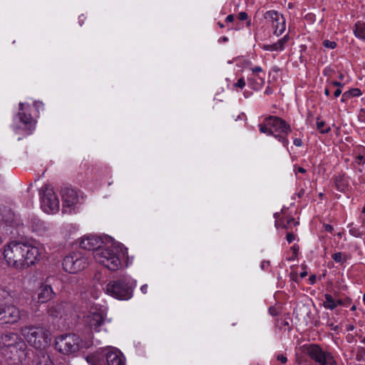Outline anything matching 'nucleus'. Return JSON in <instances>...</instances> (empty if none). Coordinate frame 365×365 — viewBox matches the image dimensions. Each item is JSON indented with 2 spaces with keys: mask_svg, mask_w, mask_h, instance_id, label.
<instances>
[{
  "mask_svg": "<svg viewBox=\"0 0 365 365\" xmlns=\"http://www.w3.org/2000/svg\"><path fill=\"white\" fill-rule=\"evenodd\" d=\"M44 252L41 245L22 241H12L2 249L6 265L17 271L36 265L43 257Z\"/></svg>",
  "mask_w": 365,
  "mask_h": 365,
  "instance_id": "f257e3e1",
  "label": "nucleus"
},
{
  "mask_svg": "<svg viewBox=\"0 0 365 365\" xmlns=\"http://www.w3.org/2000/svg\"><path fill=\"white\" fill-rule=\"evenodd\" d=\"M106 244L95 253V260L110 271L120 269L123 262L125 267L132 263L128 255V249L110 237L106 238Z\"/></svg>",
  "mask_w": 365,
  "mask_h": 365,
  "instance_id": "f03ea898",
  "label": "nucleus"
},
{
  "mask_svg": "<svg viewBox=\"0 0 365 365\" xmlns=\"http://www.w3.org/2000/svg\"><path fill=\"white\" fill-rule=\"evenodd\" d=\"M1 343L4 354H11L8 357L14 364L22 362L26 357V344L16 333H6L1 336Z\"/></svg>",
  "mask_w": 365,
  "mask_h": 365,
  "instance_id": "7ed1b4c3",
  "label": "nucleus"
},
{
  "mask_svg": "<svg viewBox=\"0 0 365 365\" xmlns=\"http://www.w3.org/2000/svg\"><path fill=\"white\" fill-rule=\"evenodd\" d=\"M11 294L0 287V324H15L21 318L23 310L11 302Z\"/></svg>",
  "mask_w": 365,
  "mask_h": 365,
  "instance_id": "20e7f679",
  "label": "nucleus"
},
{
  "mask_svg": "<svg viewBox=\"0 0 365 365\" xmlns=\"http://www.w3.org/2000/svg\"><path fill=\"white\" fill-rule=\"evenodd\" d=\"M93 344L91 339L83 340L79 336L72 334L61 335L56 339V349L63 354H72Z\"/></svg>",
  "mask_w": 365,
  "mask_h": 365,
  "instance_id": "39448f33",
  "label": "nucleus"
},
{
  "mask_svg": "<svg viewBox=\"0 0 365 365\" xmlns=\"http://www.w3.org/2000/svg\"><path fill=\"white\" fill-rule=\"evenodd\" d=\"M86 360L90 365H125L123 356L114 347L101 349L87 356Z\"/></svg>",
  "mask_w": 365,
  "mask_h": 365,
  "instance_id": "423d86ee",
  "label": "nucleus"
},
{
  "mask_svg": "<svg viewBox=\"0 0 365 365\" xmlns=\"http://www.w3.org/2000/svg\"><path fill=\"white\" fill-rule=\"evenodd\" d=\"M21 332L27 342L36 349L43 350L51 343L50 331L45 327L26 326Z\"/></svg>",
  "mask_w": 365,
  "mask_h": 365,
  "instance_id": "0eeeda50",
  "label": "nucleus"
},
{
  "mask_svg": "<svg viewBox=\"0 0 365 365\" xmlns=\"http://www.w3.org/2000/svg\"><path fill=\"white\" fill-rule=\"evenodd\" d=\"M137 282L129 277L123 279L109 282L105 287V292L113 298L120 300H127L132 297L133 290L136 287Z\"/></svg>",
  "mask_w": 365,
  "mask_h": 365,
  "instance_id": "6e6552de",
  "label": "nucleus"
},
{
  "mask_svg": "<svg viewBox=\"0 0 365 365\" xmlns=\"http://www.w3.org/2000/svg\"><path fill=\"white\" fill-rule=\"evenodd\" d=\"M107 308L96 302H90L88 312L84 317L86 324L92 330L100 332L107 321Z\"/></svg>",
  "mask_w": 365,
  "mask_h": 365,
  "instance_id": "1a4fd4ad",
  "label": "nucleus"
},
{
  "mask_svg": "<svg viewBox=\"0 0 365 365\" xmlns=\"http://www.w3.org/2000/svg\"><path fill=\"white\" fill-rule=\"evenodd\" d=\"M302 350L317 365H336V361L332 354L324 350L318 344H304L302 346Z\"/></svg>",
  "mask_w": 365,
  "mask_h": 365,
  "instance_id": "9d476101",
  "label": "nucleus"
},
{
  "mask_svg": "<svg viewBox=\"0 0 365 365\" xmlns=\"http://www.w3.org/2000/svg\"><path fill=\"white\" fill-rule=\"evenodd\" d=\"M89 264L88 257L83 252H72L63 260V269L71 274H76L83 270Z\"/></svg>",
  "mask_w": 365,
  "mask_h": 365,
  "instance_id": "9b49d317",
  "label": "nucleus"
},
{
  "mask_svg": "<svg viewBox=\"0 0 365 365\" xmlns=\"http://www.w3.org/2000/svg\"><path fill=\"white\" fill-rule=\"evenodd\" d=\"M41 207L42 210L47 213H54L59 210V200L55 194L53 188L46 186L40 192Z\"/></svg>",
  "mask_w": 365,
  "mask_h": 365,
  "instance_id": "f8f14e48",
  "label": "nucleus"
},
{
  "mask_svg": "<svg viewBox=\"0 0 365 365\" xmlns=\"http://www.w3.org/2000/svg\"><path fill=\"white\" fill-rule=\"evenodd\" d=\"M265 24L273 30V34L279 36L286 30V21L282 14L274 11H267L264 14Z\"/></svg>",
  "mask_w": 365,
  "mask_h": 365,
  "instance_id": "ddd939ff",
  "label": "nucleus"
},
{
  "mask_svg": "<svg viewBox=\"0 0 365 365\" xmlns=\"http://www.w3.org/2000/svg\"><path fill=\"white\" fill-rule=\"evenodd\" d=\"M29 108L30 105L29 103H19V111L14 117V122L16 123V127L17 129H23L28 131L34 129L35 120L31 114L27 113Z\"/></svg>",
  "mask_w": 365,
  "mask_h": 365,
  "instance_id": "4468645a",
  "label": "nucleus"
},
{
  "mask_svg": "<svg viewBox=\"0 0 365 365\" xmlns=\"http://www.w3.org/2000/svg\"><path fill=\"white\" fill-rule=\"evenodd\" d=\"M250 62H246L244 68H249L251 73L247 76L248 86L250 88L259 91L265 83L266 73L261 66H250Z\"/></svg>",
  "mask_w": 365,
  "mask_h": 365,
  "instance_id": "2eb2a0df",
  "label": "nucleus"
},
{
  "mask_svg": "<svg viewBox=\"0 0 365 365\" xmlns=\"http://www.w3.org/2000/svg\"><path fill=\"white\" fill-rule=\"evenodd\" d=\"M106 237H101L93 234H87L78 240L79 247L84 250H92L93 257L97 250L101 249L106 244Z\"/></svg>",
  "mask_w": 365,
  "mask_h": 365,
  "instance_id": "dca6fc26",
  "label": "nucleus"
},
{
  "mask_svg": "<svg viewBox=\"0 0 365 365\" xmlns=\"http://www.w3.org/2000/svg\"><path fill=\"white\" fill-rule=\"evenodd\" d=\"M265 123L273 130V133H279V135L287 137L292 130L290 126L284 120L277 116L271 115L266 118Z\"/></svg>",
  "mask_w": 365,
  "mask_h": 365,
  "instance_id": "f3484780",
  "label": "nucleus"
},
{
  "mask_svg": "<svg viewBox=\"0 0 365 365\" xmlns=\"http://www.w3.org/2000/svg\"><path fill=\"white\" fill-rule=\"evenodd\" d=\"M62 200L63 208H73L79 202L80 197L76 190L65 187L62 190Z\"/></svg>",
  "mask_w": 365,
  "mask_h": 365,
  "instance_id": "a211bd4d",
  "label": "nucleus"
},
{
  "mask_svg": "<svg viewBox=\"0 0 365 365\" xmlns=\"http://www.w3.org/2000/svg\"><path fill=\"white\" fill-rule=\"evenodd\" d=\"M55 293L51 285L42 284L37 290V304L46 303L53 298Z\"/></svg>",
  "mask_w": 365,
  "mask_h": 365,
  "instance_id": "6ab92c4d",
  "label": "nucleus"
},
{
  "mask_svg": "<svg viewBox=\"0 0 365 365\" xmlns=\"http://www.w3.org/2000/svg\"><path fill=\"white\" fill-rule=\"evenodd\" d=\"M259 128L261 133H266L269 135H273L276 139H277L280 143H282L284 147L287 148L289 145L288 138L282 135L273 133V130L270 129L269 125H267L265 123V119L264 120L262 124L259 125Z\"/></svg>",
  "mask_w": 365,
  "mask_h": 365,
  "instance_id": "aec40b11",
  "label": "nucleus"
},
{
  "mask_svg": "<svg viewBox=\"0 0 365 365\" xmlns=\"http://www.w3.org/2000/svg\"><path fill=\"white\" fill-rule=\"evenodd\" d=\"M289 38V36L285 35L283 38H280L274 43L264 44L263 46V49L267 51H282L284 50Z\"/></svg>",
  "mask_w": 365,
  "mask_h": 365,
  "instance_id": "412c9836",
  "label": "nucleus"
},
{
  "mask_svg": "<svg viewBox=\"0 0 365 365\" xmlns=\"http://www.w3.org/2000/svg\"><path fill=\"white\" fill-rule=\"evenodd\" d=\"M336 188L340 192H345L349 187V180L344 175H338L335 178Z\"/></svg>",
  "mask_w": 365,
  "mask_h": 365,
  "instance_id": "4be33fe9",
  "label": "nucleus"
},
{
  "mask_svg": "<svg viewBox=\"0 0 365 365\" xmlns=\"http://www.w3.org/2000/svg\"><path fill=\"white\" fill-rule=\"evenodd\" d=\"M340 304H341V300H335L332 296L329 294L324 295V301L323 302L324 308L332 310Z\"/></svg>",
  "mask_w": 365,
  "mask_h": 365,
  "instance_id": "5701e85b",
  "label": "nucleus"
},
{
  "mask_svg": "<svg viewBox=\"0 0 365 365\" xmlns=\"http://www.w3.org/2000/svg\"><path fill=\"white\" fill-rule=\"evenodd\" d=\"M63 304L60 302L53 303L48 308V314L53 317H58L62 311Z\"/></svg>",
  "mask_w": 365,
  "mask_h": 365,
  "instance_id": "b1692460",
  "label": "nucleus"
},
{
  "mask_svg": "<svg viewBox=\"0 0 365 365\" xmlns=\"http://www.w3.org/2000/svg\"><path fill=\"white\" fill-rule=\"evenodd\" d=\"M32 229L34 231L42 235L45 231L47 230V227L44 222L39 219L32 220Z\"/></svg>",
  "mask_w": 365,
  "mask_h": 365,
  "instance_id": "393cba45",
  "label": "nucleus"
},
{
  "mask_svg": "<svg viewBox=\"0 0 365 365\" xmlns=\"http://www.w3.org/2000/svg\"><path fill=\"white\" fill-rule=\"evenodd\" d=\"M354 33L356 38L365 41V24L360 21L357 22L355 24Z\"/></svg>",
  "mask_w": 365,
  "mask_h": 365,
  "instance_id": "a878e982",
  "label": "nucleus"
},
{
  "mask_svg": "<svg viewBox=\"0 0 365 365\" xmlns=\"http://www.w3.org/2000/svg\"><path fill=\"white\" fill-rule=\"evenodd\" d=\"M36 365H53V363L51 361L50 356L48 354L45 353H41L38 356Z\"/></svg>",
  "mask_w": 365,
  "mask_h": 365,
  "instance_id": "bb28decb",
  "label": "nucleus"
},
{
  "mask_svg": "<svg viewBox=\"0 0 365 365\" xmlns=\"http://www.w3.org/2000/svg\"><path fill=\"white\" fill-rule=\"evenodd\" d=\"M361 95V91L358 88H353V89H351L348 91H346L344 92L343 94H342V97H341V101L342 102H344L346 101L347 98H350V97H354V96H359Z\"/></svg>",
  "mask_w": 365,
  "mask_h": 365,
  "instance_id": "cd10ccee",
  "label": "nucleus"
},
{
  "mask_svg": "<svg viewBox=\"0 0 365 365\" xmlns=\"http://www.w3.org/2000/svg\"><path fill=\"white\" fill-rule=\"evenodd\" d=\"M317 127L321 133H327L331 130L330 127L327 125L324 121L320 120L319 118H317Z\"/></svg>",
  "mask_w": 365,
  "mask_h": 365,
  "instance_id": "c85d7f7f",
  "label": "nucleus"
},
{
  "mask_svg": "<svg viewBox=\"0 0 365 365\" xmlns=\"http://www.w3.org/2000/svg\"><path fill=\"white\" fill-rule=\"evenodd\" d=\"M332 259L336 263H344L346 261V255L345 253L339 252L332 255Z\"/></svg>",
  "mask_w": 365,
  "mask_h": 365,
  "instance_id": "c756f323",
  "label": "nucleus"
},
{
  "mask_svg": "<svg viewBox=\"0 0 365 365\" xmlns=\"http://www.w3.org/2000/svg\"><path fill=\"white\" fill-rule=\"evenodd\" d=\"M246 86V82L245 78L240 77L237 81L233 83V88L237 91H242Z\"/></svg>",
  "mask_w": 365,
  "mask_h": 365,
  "instance_id": "7c9ffc66",
  "label": "nucleus"
},
{
  "mask_svg": "<svg viewBox=\"0 0 365 365\" xmlns=\"http://www.w3.org/2000/svg\"><path fill=\"white\" fill-rule=\"evenodd\" d=\"M323 46L327 48L334 49L336 46L335 41L324 40L323 41Z\"/></svg>",
  "mask_w": 365,
  "mask_h": 365,
  "instance_id": "2f4dec72",
  "label": "nucleus"
},
{
  "mask_svg": "<svg viewBox=\"0 0 365 365\" xmlns=\"http://www.w3.org/2000/svg\"><path fill=\"white\" fill-rule=\"evenodd\" d=\"M297 222L294 219L291 217L287 220V223L283 225V227L286 229L289 228L292 225H296Z\"/></svg>",
  "mask_w": 365,
  "mask_h": 365,
  "instance_id": "473e14b6",
  "label": "nucleus"
},
{
  "mask_svg": "<svg viewBox=\"0 0 365 365\" xmlns=\"http://www.w3.org/2000/svg\"><path fill=\"white\" fill-rule=\"evenodd\" d=\"M277 359L282 364H285L287 361V358L284 354H278L277 356Z\"/></svg>",
  "mask_w": 365,
  "mask_h": 365,
  "instance_id": "72a5a7b5",
  "label": "nucleus"
},
{
  "mask_svg": "<svg viewBox=\"0 0 365 365\" xmlns=\"http://www.w3.org/2000/svg\"><path fill=\"white\" fill-rule=\"evenodd\" d=\"M294 170L295 172V173L297 174V173H306V170L302 167H297L296 165L294 166Z\"/></svg>",
  "mask_w": 365,
  "mask_h": 365,
  "instance_id": "f704fd0d",
  "label": "nucleus"
},
{
  "mask_svg": "<svg viewBox=\"0 0 365 365\" xmlns=\"http://www.w3.org/2000/svg\"><path fill=\"white\" fill-rule=\"evenodd\" d=\"M356 162L358 164H364L365 163V157L363 155H358L356 160Z\"/></svg>",
  "mask_w": 365,
  "mask_h": 365,
  "instance_id": "c9c22d12",
  "label": "nucleus"
},
{
  "mask_svg": "<svg viewBox=\"0 0 365 365\" xmlns=\"http://www.w3.org/2000/svg\"><path fill=\"white\" fill-rule=\"evenodd\" d=\"M238 18L240 21H245L247 19V14L245 12H240L238 15Z\"/></svg>",
  "mask_w": 365,
  "mask_h": 365,
  "instance_id": "e433bc0d",
  "label": "nucleus"
},
{
  "mask_svg": "<svg viewBox=\"0 0 365 365\" xmlns=\"http://www.w3.org/2000/svg\"><path fill=\"white\" fill-rule=\"evenodd\" d=\"M287 240L289 243H292L294 240V235L292 233H287Z\"/></svg>",
  "mask_w": 365,
  "mask_h": 365,
  "instance_id": "4c0bfd02",
  "label": "nucleus"
},
{
  "mask_svg": "<svg viewBox=\"0 0 365 365\" xmlns=\"http://www.w3.org/2000/svg\"><path fill=\"white\" fill-rule=\"evenodd\" d=\"M294 145L297 147H301L302 145V140L299 138H295L294 140Z\"/></svg>",
  "mask_w": 365,
  "mask_h": 365,
  "instance_id": "58836bf2",
  "label": "nucleus"
},
{
  "mask_svg": "<svg viewBox=\"0 0 365 365\" xmlns=\"http://www.w3.org/2000/svg\"><path fill=\"white\" fill-rule=\"evenodd\" d=\"M341 94V89L340 88H337L334 92V96L335 98H338Z\"/></svg>",
  "mask_w": 365,
  "mask_h": 365,
  "instance_id": "ea45409f",
  "label": "nucleus"
},
{
  "mask_svg": "<svg viewBox=\"0 0 365 365\" xmlns=\"http://www.w3.org/2000/svg\"><path fill=\"white\" fill-rule=\"evenodd\" d=\"M34 106L36 108V109L38 110L41 108L43 107V103L39 101H35L34 103Z\"/></svg>",
  "mask_w": 365,
  "mask_h": 365,
  "instance_id": "a19ab883",
  "label": "nucleus"
},
{
  "mask_svg": "<svg viewBox=\"0 0 365 365\" xmlns=\"http://www.w3.org/2000/svg\"><path fill=\"white\" fill-rule=\"evenodd\" d=\"M324 227L325 229V230L331 232L333 231V227L331 225H329V224H324Z\"/></svg>",
  "mask_w": 365,
  "mask_h": 365,
  "instance_id": "79ce46f5",
  "label": "nucleus"
},
{
  "mask_svg": "<svg viewBox=\"0 0 365 365\" xmlns=\"http://www.w3.org/2000/svg\"><path fill=\"white\" fill-rule=\"evenodd\" d=\"M331 86H337L338 88H341L344 86V84L339 81H332L331 83Z\"/></svg>",
  "mask_w": 365,
  "mask_h": 365,
  "instance_id": "37998d69",
  "label": "nucleus"
},
{
  "mask_svg": "<svg viewBox=\"0 0 365 365\" xmlns=\"http://www.w3.org/2000/svg\"><path fill=\"white\" fill-rule=\"evenodd\" d=\"M234 20V16L230 14V15H228L226 19H225V21L226 22H232V21Z\"/></svg>",
  "mask_w": 365,
  "mask_h": 365,
  "instance_id": "c03bdc74",
  "label": "nucleus"
},
{
  "mask_svg": "<svg viewBox=\"0 0 365 365\" xmlns=\"http://www.w3.org/2000/svg\"><path fill=\"white\" fill-rule=\"evenodd\" d=\"M140 290L143 294H146L147 291H148V285L144 284V285L141 286Z\"/></svg>",
  "mask_w": 365,
  "mask_h": 365,
  "instance_id": "a18cd8bd",
  "label": "nucleus"
},
{
  "mask_svg": "<svg viewBox=\"0 0 365 365\" xmlns=\"http://www.w3.org/2000/svg\"><path fill=\"white\" fill-rule=\"evenodd\" d=\"M269 312L271 315L274 316L277 314L276 310L274 308H269Z\"/></svg>",
  "mask_w": 365,
  "mask_h": 365,
  "instance_id": "49530a36",
  "label": "nucleus"
},
{
  "mask_svg": "<svg viewBox=\"0 0 365 365\" xmlns=\"http://www.w3.org/2000/svg\"><path fill=\"white\" fill-rule=\"evenodd\" d=\"M330 88L329 87H327L324 90V94L327 96H329V94H330Z\"/></svg>",
  "mask_w": 365,
  "mask_h": 365,
  "instance_id": "de8ad7c7",
  "label": "nucleus"
},
{
  "mask_svg": "<svg viewBox=\"0 0 365 365\" xmlns=\"http://www.w3.org/2000/svg\"><path fill=\"white\" fill-rule=\"evenodd\" d=\"M264 93L269 95L272 93V90L269 87H267L264 91Z\"/></svg>",
  "mask_w": 365,
  "mask_h": 365,
  "instance_id": "09e8293b",
  "label": "nucleus"
},
{
  "mask_svg": "<svg viewBox=\"0 0 365 365\" xmlns=\"http://www.w3.org/2000/svg\"><path fill=\"white\" fill-rule=\"evenodd\" d=\"M268 265H269V262H262V269H264V267H265L266 266H268Z\"/></svg>",
  "mask_w": 365,
  "mask_h": 365,
  "instance_id": "8fccbe9b",
  "label": "nucleus"
},
{
  "mask_svg": "<svg viewBox=\"0 0 365 365\" xmlns=\"http://www.w3.org/2000/svg\"><path fill=\"white\" fill-rule=\"evenodd\" d=\"M307 275V272L306 271L302 272L300 273V277H301V278H304V277H305Z\"/></svg>",
  "mask_w": 365,
  "mask_h": 365,
  "instance_id": "3c124183",
  "label": "nucleus"
},
{
  "mask_svg": "<svg viewBox=\"0 0 365 365\" xmlns=\"http://www.w3.org/2000/svg\"><path fill=\"white\" fill-rule=\"evenodd\" d=\"M350 233L355 237H359V235L356 233V231L354 230H350Z\"/></svg>",
  "mask_w": 365,
  "mask_h": 365,
  "instance_id": "603ef678",
  "label": "nucleus"
},
{
  "mask_svg": "<svg viewBox=\"0 0 365 365\" xmlns=\"http://www.w3.org/2000/svg\"><path fill=\"white\" fill-rule=\"evenodd\" d=\"M221 39H222V41H224V42H226V41H227V40H228L227 37H225V36L222 37Z\"/></svg>",
  "mask_w": 365,
  "mask_h": 365,
  "instance_id": "864d4df0",
  "label": "nucleus"
},
{
  "mask_svg": "<svg viewBox=\"0 0 365 365\" xmlns=\"http://www.w3.org/2000/svg\"><path fill=\"white\" fill-rule=\"evenodd\" d=\"M218 25H219V26L220 28H223L224 27V25L222 23H220V22H218Z\"/></svg>",
  "mask_w": 365,
  "mask_h": 365,
  "instance_id": "5fc2aeb1",
  "label": "nucleus"
},
{
  "mask_svg": "<svg viewBox=\"0 0 365 365\" xmlns=\"http://www.w3.org/2000/svg\"><path fill=\"white\" fill-rule=\"evenodd\" d=\"M278 216H279V214H278V213H275V214L274 215V217L275 218L278 217Z\"/></svg>",
  "mask_w": 365,
  "mask_h": 365,
  "instance_id": "6e6d98bb",
  "label": "nucleus"
},
{
  "mask_svg": "<svg viewBox=\"0 0 365 365\" xmlns=\"http://www.w3.org/2000/svg\"><path fill=\"white\" fill-rule=\"evenodd\" d=\"M339 78H340L341 80H342V79H343V75H342V74H341V75L339 76Z\"/></svg>",
  "mask_w": 365,
  "mask_h": 365,
  "instance_id": "4d7b16f0",
  "label": "nucleus"
},
{
  "mask_svg": "<svg viewBox=\"0 0 365 365\" xmlns=\"http://www.w3.org/2000/svg\"><path fill=\"white\" fill-rule=\"evenodd\" d=\"M327 68H325V69L324 70V71H323V72H324V73L325 75H326V72H327Z\"/></svg>",
  "mask_w": 365,
  "mask_h": 365,
  "instance_id": "13d9d810",
  "label": "nucleus"
},
{
  "mask_svg": "<svg viewBox=\"0 0 365 365\" xmlns=\"http://www.w3.org/2000/svg\"><path fill=\"white\" fill-rule=\"evenodd\" d=\"M314 279H315V277H314V276H313V277L311 278V279L312 280V282H314Z\"/></svg>",
  "mask_w": 365,
  "mask_h": 365,
  "instance_id": "bf43d9fd",
  "label": "nucleus"
},
{
  "mask_svg": "<svg viewBox=\"0 0 365 365\" xmlns=\"http://www.w3.org/2000/svg\"><path fill=\"white\" fill-rule=\"evenodd\" d=\"M244 96L246 97V98L247 97V96L246 95L245 93H244Z\"/></svg>",
  "mask_w": 365,
  "mask_h": 365,
  "instance_id": "052dcab7",
  "label": "nucleus"
},
{
  "mask_svg": "<svg viewBox=\"0 0 365 365\" xmlns=\"http://www.w3.org/2000/svg\"><path fill=\"white\" fill-rule=\"evenodd\" d=\"M363 212H365V207L363 209Z\"/></svg>",
  "mask_w": 365,
  "mask_h": 365,
  "instance_id": "680f3d73",
  "label": "nucleus"
}]
</instances>
